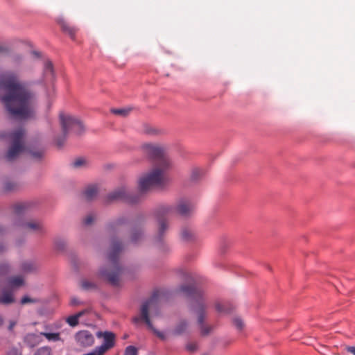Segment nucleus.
Listing matches in <instances>:
<instances>
[{"label":"nucleus","mask_w":355,"mask_h":355,"mask_svg":"<svg viewBox=\"0 0 355 355\" xmlns=\"http://www.w3.org/2000/svg\"><path fill=\"white\" fill-rule=\"evenodd\" d=\"M0 98L12 117L26 119L33 116L35 96L15 73L0 76Z\"/></svg>","instance_id":"nucleus-1"},{"label":"nucleus","mask_w":355,"mask_h":355,"mask_svg":"<svg viewBox=\"0 0 355 355\" xmlns=\"http://www.w3.org/2000/svg\"><path fill=\"white\" fill-rule=\"evenodd\" d=\"M140 149L144 155L155 160L152 170L139 179V189L141 194L154 187H159L165 184L166 173L171 166V162L166 156V148L162 145L144 143L140 146Z\"/></svg>","instance_id":"nucleus-2"},{"label":"nucleus","mask_w":355,"mask_h":355,"mask_svg":"<svg viewBox=\"0 0 355 355\" xmlns=\"http://www.w3.org/2000/svg\"><path fill=\"white\" fill-rule=\"evenodd\" d=\"M123 249V245L115 239L111 241L110 250L107 253V263L99 269L98 277L113 286H117L123 268L119 263V255Z\"/></svg>","instance_id":"nucleus-3"},{"label":"nucleus","mask_w":355,"mask_h":355,"mask_svg":"<svg viewBox=\"0 0 355 355\" xmlns=\"http://www.w3.org/2000/svg\"><path fill=\"white\" fill-rule=\"evenodd\" d=\"M180 291L192 299L191 308L197 315L198 324L200 326L201 334L208 335L211 331V327L204 324L207 316V304L200 291L193 286H182Z\"/></svg>","instance_id":"nucleus-4"},{"label":"nucleus","mask_w":355,"mask_h":355,"mask_svg":"<svg viewBox=\"0 0 355 355\" xmlns=\"http://www.w3.org/2000/svg\"><path fill=\"white\" fill-rule=\"evenodd\" d=\"M150 313L153 317L159 315V295L156 293L142 304L140 309V315L135 317L133 318V322L135 323H137L139 321L144 322L148 327L151 329L159 339L164 340L166 339L165 334L153 327L150 319Z\"/></svg>","instance_id":"nucleus-5"},{"label":"nucleus","mask_w":355,"mask_h":355,"mask_svg":"<svg viewBox=\"0 0 355 355\" xmlns=\"http://www.w3.org/2000/svg\"><path fill=\"white\" fill-rule=\"evenodd\" d=\"M59 119L62 136L58 137L55 142L57 146L60 148L64 145L67 137L69 133H74L79 135L85 131V126L80 120L69 114L60 113Z\"/></svg>","instance_id":"nucleus-6"},{"label":"nucleus","mask_w":355,"mask_h":355,"mask_svg":"<svg viewBox=\"0 0 355 355\" xmlns=\"http://www.w3.org/2000/svg\"><path fill=\"white\" fill-rule=\"evenodd\" d=\"M24 135L25 131L22 128H18L10 134L9 138L11 140L12 144L6 156L8 160L12 161L15 159L25 150Z\"/></svg>","instance_id":"nucleus-7"},{"label":"nucleus","mask_w":355,"mask_h":355,"mask_svg":"<svg viewBox=\"0 0 355 355\" xmlns=\"http://www.w3.org/2000/svg\"><path fill=\"white\" fill-rule=\"evenodd\" d=\"M141 194L134 196L132 193L125 187L119 188L110 193L107 198L112 200H123L128 203H136L140 199Z\"/></svg>","instance_id":"nucleus-8"},{"label":"nucleus","mask_w":355,"mask_h":355,"mask_svg":"<svg viewBox=\"0 0 355 355\" xmlns=\"http://www.w3.org/2000/svg\"><path fill=\"white\" fill-rule=\"evenodd\" d=\"M21 230L25 233H33L37 235H44L46 230L42 222L35 220L24 221L19 220L17 223Z\"/></svg>","instance_id":"nucleus-9"},{"label":"nucleus","mask_w":355,"mask_h":355,"mask_svg":"<svg viewBox=\"0 0 355 355\" xmlns=\"http://www.w3.org/2000/svg\"><path fill=\"white\" fill-rule=\"evenodd\" d=\"M173 211V208L168 205L161 206L156 211V216L159 223L158 234L159 239H161V237L164 235V232L168 228V224L165 216L172 214Z\"/></svg>","instance_id":"nucleus-10"},{"label":"nucleus","mask_w":355,"mask_h":355,"mask_svg":"<svg viewBox=\"0 0 355 355\" xmlns=\"http://www.w3.org/2000/svg\"><path fill=\"white\" fill-rule=\"evenodd\" d=\"M96 336L98 338H103V343L101 345L97 347L104 354L115 345L116 336L111 331H98Z\"/></svg>","instance_id":"nucleus-11"},{"label":"nucleus","mask_w":355,"mask_h":355,"mask_svg":"<svg viewBox=\"0 0 355 355\" xmlns=\"http://www.w3.org/2000/svg\"><path fill=\"white\" fill-rule=\"evenodd\" d=\"M75 340L80 347H87L92 346L95 340L93 334L90 331L82 330L75 334Z\"/></svg>","instance_id":"nucleus-12"},{"label":"nucleus","mask_w":355,"mask_h":355,"mask_svg":"<svg viewBox=\"0 0 355 355\" xmlns=\"http://www.w3.org/2000/svg\"><path fill=\"white\" fill-rule=\"evenodd\" d=\"M193 209L194 206L190 200L182 199L178 202L175 211L182 216H188L192 213Z\"/></svg>","instance_id":"nucleus-13"},{"label":"nucleus","mask_w":355,"mask_h":355,"mask_svg":"<svg viewBox=\"0 0 355 355\" xmlns=\"http://www.w3.org/2000/svg\"><path fill=\"white\" fill-rule=\"evenodd\" d=\"M57 22L65 34H67L73 40L75 38L77 31V28L76 27L71 26L69 23L62 17L58 18Z\"/></svg>","instance_id":"nucleus-14"},{"label":"nucleus","mask_w":355,"mask_h":355,"mask_svg":"<svg viewBox=\"0 0 355 355\" xmlns=\"http://www.w3.org/2000/svg\"><path fill=\"white\" fill-rule=\"evenodd\" d=\"M40 334L34 333L28 334L24 338V342L30 347H33L37 345L40 342Z\"/></svg>","instance_id":"nucleus-15"},{"label":"nucleus","mask_w":355,"mask_h":355,"mask_svg":"<svg viewBox=\"0 0 355 355\" xmlns=\"http://www.w3.org/2000/svg\"><path fill=\"white\" fill-rule=\"evenodd\" d=\"M188 328V322L184 320H180L174 327L173 334L175 336H180L184 334Z\"/></svg>","instance_id":"nucleus-16"},{"label":"nucleus","mask_w":355,"mask_h":355,"mask_svg":"<svg viewBox=\"0 0 355 355\" xmlns=\"http://www.w3.org/2000/svg\"><path fill=\"white\" fill-rule=\"evenodd\" d=\"M8 284L12 288H16L24 284V279L21 276H13L8 279Z\"/></svg>","instance_id":"nucleus-17"},{"label":"nucleus","mask_w":355,"mask_h":355,"mask_svg":"<svg viewBox=\"0 0 355 355\" xmlns=\"http://www.w3.org/2000/svg\"><path fill=\"white\" fill-rule=\"evenodd\" d=\"M97 193H98L97 187L94 185L87 187L83 193L85 198L87 200H93L94 198L96 197Z\"/></svg>","instance_id":"nucleus-18"},{"label":"nucleus","mask_w":355,"mask_h":355,"mask_svg":"<svg viewBox=\"0 0 355 355\" xmlns=\"http://www.w3.org/2000/svg\"><path fill=\"white\" fill-rule=\"evenodd\" d=\"M14 301L15 299L11 291L7 290L2 291V296L0 297V304H9L14 302Z\"/></svg>","instance_id":"nucleus-19"},{"label":"nucleus","mask_w":355,"mask_h":355,"mask_svg":"<svg viewBox=\"0 0 355 355\" xmlns=\"http://www.w3.org/2000/svg\"><path fill=\"white\" fill-rule=\"evenodd\" d=\"M87 311V310H83L75 315L69 316L66 321L71 327H76L78 324V319Z\"/></svg>","instance_id":"nucleus-20"},{"label":"nucleus","mask_w":355,"mask_h":355,"mask_svg":"<svg viewBox=\"0 0 355 355\" xmlns=\"http://www.w3.org/2000/svg\"><path fill=\"white\" fill-rule=\"evenodd\" d=\"M44 74L49 80H52L54 77L53 64L50 60H46L44 62Z\"/></svg>","instance_id":"nucleus-21"},{"label":"nucleus","mask_w":355,"mask_h":355,"mask_svg":"<svg viewBox=\"0 0 355 355\" xmlns=\"http://www.w3.org/2000/svg\"><path fill=\"white\" fill-rule=\"evenodd\" d=\"M41 336H44L49 341H60L61 340L60 333H49V332H41Z\"/></svg>","instance_id":"nucleus-22"},{"label":"nucleus","mask_w":355,"mask_h":355,"mask_svg":"<svg viewBox=\"0 0 355 355\" xmlns=\"http://www.w3.org/2000/svg\"><path fill=\"white\" fill-rule=\"evenodd\" d=\"M36 268L35 263L31 261H24L21 266V270L26 272H32L35 270Z\"/></svg>","instance_id":"nucleus-23"},{"label":"nucleus","mask_w":355,"mask_h":355,"mask_svg":"<svg viewBox=\"0 0 355 355\" xmlns=\"http://www.w3.org/2000/svg\"><path fill=\"white\" fill-rule=\"evenodd\" d=\"M126 222V220L125 218L121 217L116 220L115 221L112 222L108 225V228L110 231H114L117 230L119 227L125 224Z\"/></svg>","instance_id":"nucleus-24"},{"label":"nucleus","mask_w":355,"mask_h":355,"mask_svg":"<svg viewBox=\"0 0 355 355\" xmlns=\"http://www.w3.org/2000/svg\"><path fill=\"white\" fill-rule=\"evenodd\" d=\"M71 165L73 168H83L88 165L87 160L83 157L76 158L73 161Z\"/></svg>","instance_id":"nucleus-25"},{"label":"nucleus","mask_w":355,"mask_h":355,"mask_svg":"<svg viewBox=\"0 0 355 355\" xmlns=\"http://www.w3.org/2000/svg\"><path fill=\"white\" fill-rule=\"evenodd\" d=\"M143 238V234L141 232L133 230L131 233L130 236V241L133 243H139L141 239Z\"/></svg>","instance_id":"nucleus-26"},{"label":"nucleus","mask_w":355,"mask_h":355,"mask_svg":"<svg viewBox=\"0 0 355 355\" xmlns=\"http://www.w3.org/2000/svg\"><path fill=\"white\" fill-rule=\"evenodd\" d=\"M80 286L83 289L89 291L95 289L96 284L94 282H90L87 279H82L80 282Z\"/></svg>","instance_id":"nucleus-27"},{"label":"nucleus","mask_w":355,"mask_h":355,"mask_svg":"<svg viewBox=\"0 0 355 355\" xmlns=\"http://www.w3.org/2000/svg\"><path fill=\"white\" fill-rule=\"evenodd\" d=\"M131 110H132V108L128 107V108H121V109H112L111 112H112V113H113L116 115L126 116L130 114Z\"/></svg>","instance_id":"nucleus-28"},{"label":"nucleus","mask_w":355,"mask_h":355,"mask_svg":"<svg viewBox=\"0 0 355 355\" xmlns=\"http://www.w3.org/2000/svg\"><path fill=\"white\" fill-rule=\"evenodd\" d=\"M180 236L182 239L185 241H189L193 238L192 232L187 228H184L182 230Z\"/></svg>","instance_id":"nucleus-29"},{"label":"nucleus","mask_w":355,"mask_h":355,"mask_svg":"<svg viewBox=\"0 0 355 355\" xmlns=\"http://www.w3.org/2000/svg\"><path fill=\"white\" fill-rule=\"evenodd\" d=\"M203 174V171L199 168H194L191 171V178L196 181L198 180Z\"/></svg>","instance_id":"nucleus-30"},{"label":"nucleus","mask_w":355,"mask_h":355,"mask_svg":"<svg viewBox=\"0 0 355 355\" xmlns=\"http://www.w3.org/2000/svg\"><path fill=\"white\" fill-rule=\"evenodd\" d=\"M26 206L25 204L19 203L17 204L14 207L15 214L17 216H20L22 214H24V210L26 209Z\"/></svg>","instance_id":"nucleus-31"},{"label":"nucleus","mask_w":355,"mask_h":355,"mask_svg":"<svg viewBox=\"0 0 355 355\" xmlns=\"http://www.w3.org/2000/svg\"><path fill=\"white\" fill-rule=\"evenodd\" d=\"M10 271V266L5 262L0 263V276H5Z\"/></svg>","instance_id":"nucleus-32"},{"label":"nucleus","mask_w":355,"mask_h":355,"mask_svg":"<svg viewBox=\"0 0 355 355\" xmlns=\"http://www.w3.org/2000/svg\"><path fill=\"white\" fill-rule=\"evenodd\" d=\"M34 355H51V349L49 347H40Z\"/></svg>","instance_id":"nucleus-33"},{"label":"nucleus","mask_w":355,"mask_h":355,"mask_svg":"<svg viewBox=\"0 0 355 355\" xmlns=\"http://www.w3.org/2000/svg\"><path fill=\"white\" fill-rule=\"evenodd\" d=\"M216 309L218 312L220 313H230L232 310V308L227 307L225 304H223L221 303H216L215 305Z\"/></svg>","instance_id":"nucleus-34"},{"label":"nucleus","mask_w":355,"mask_h":355,"mask_svg":"<svg viewBox=\"0 0 355 355\" xmlns=\"http://www.w3.org/2000/svg\"><path fill=\"white\" fill-rule=\"evenodd\" d=\"M124 355H137V349L132 345L128 346L125 349Z\"/></svg>","instance_id":"nucleus-35"},{"label":"nucleus","mask_w":355,"mask_h":355,"mask_svg":"<svg viewBox=\"0 0 355 355\" xmlns=\"http://www.w3.org/2000/svg\"><path fill=\"white\" fill-rule=\"evenodd\" d=\"M17 188V184L13 182H6L4 184V189L7 191L15 190Z\"/></svg>","instance_id":"nucleus-36"},{"label":"nucleus","mask_w":355,"mask_h":355,"mask_svg":"<svg viewBox=\"0 0 355 355\" xmlns=\"http://www.w3.org/2000/svg\"><path fill=\"white\" fill-rule=\"evenodd\" d=\"M234 324L239 330H242L244 327V323L243 320L239 318H236L233 320Z\"/></svg>","instance_id":"nucleus-37"},{"label":"nucleus","mask_w":355,"mask_h":355,"mask_svg":"<svg viewBox=\"0 0 355 355\" xmlns=\"http://www.w3.org/2000/svg\"><path fill=\"white\" fill-rule=\"evenodd\" d=\"M186 349L188 352L193 353L198 349V345L196 343H189L186 346Z\"/></svg>","instance_id":"nucleus-38"},{"label":"nucleus","mask_w":355,"mask_h":355,"mask_svg":"<svg viewBox=\"0 0 355 355\" xmlns=\"http://www.w3.org/2000/svg\"><path fill=\"white\" fill-rule=\"evenodd\" d=\"M38 300L37 299H33L28 296H24L21 300V304H25L27 303H36Z\"/></svg>","instance_id":"nucleus-39"},{"label":"nucleus","mask_w":355,"mask_h":355,"mask_svg":"<svg viewBox=\"0 0 355 355\" xmlns=\"http://www.w3.org/2000/svg\"><path fill=\"white\" fill-rule=\"evenodd\" d=\"M94 219L95 217L93 214H89L84 219V224L86 225H89L94 221Z\"/></svg>","instance_id":"nucleus-40"},{"label":"nucleus","mask_w":355,"mask_h":355,"mask_svg":"<svg viewBox=\"0 0 355 355\" xmlns=\"http://www.w3.org/2000/svg\"><path fill=\"white\" fill-rule=\"evenodd\" d=\"M144 132L148 135H157L158 133V130L146 126L144 130Z\"/></svg>","instance_id":"nucleus-41"},{"label":"nucleus","mask_w":355,"mask_h":355,"mask_svg":"<svg viewBox=\"0 0 355 355\" xmlns=\"http://www.w3.org/2000/svg\"><path fill=\"white\" fill-rule=\"evenodd\" d=\"M55 245L58 250H62L65 246V242L61 239H57L55 241Z\"/></svg>","instance_id":"nucleus-42"},{"label":"nucleus","mask_w":355,"mask_h":355,"mask_svg":"<svg viewBox=\"0 0 355 355\" xmlns=\"http://www.w3.org/2000/svg\"><path fill=\"white\" fill-rule=\"evenodd\" d=\"M43 153H44L42 150L31 152V155H32L33 157H34L35 159H38L42 157Z\"/></svg>","instance_id":"nucleus-43"},{"label":"nucleus","mask_w":355,"mask_h":355,"mask_svg":"<svg viewBox=\"0 0 355 355\" xmlns=\"http://www.w3.org/2000/svg\"><path fill=\"white\" fill-rule=\"evenodd\" d=\"M345 349L347 352L355 355V347L354 346H347Z\"/></svg>","instance_id":"nucleus-44"},{"label":"nucleus","mask_w":355,"mask_h":355,"mask_svg":"<svg viewBox=\"0 0 355 355\" xmlns=\"http://www.w3.org/2000/svg\"><path fill=\"white\" fill-rule=\"evenodd\" d=\"M17 324V322L15 321H10V323H9V325H8V330L9 331H12L15 326Z\"/></svg>","instance_id":"nucleus-45"},{"label":"nucleus","mask_w":355,"mask_h":355,"mask_svg":"<svg viewBox=\"0 0 355 355\" xmlns=\"http://www.w3.org/2000/svg\"><path fill=\"white\" fill-rule=\"evenodd\" d=\"M71 304L72 305H78L79 304V301L76 298H72L71 300Z\"/></svg>","instance_id":"nucleus-46"},{"label":"nucleus","mask_w":355,"mask_h":355,"mask_svg":"<svg viewBox=\"0 0 355 355\" xmlns=\"http://www.w3.org/2000/svg\"><path fill=\"white\" fill-rule=\"evenodd\" d=\"M3 318H2V317L0 315V327L2 325V324H3Z\"/></svg>","instance_id":"nucleus-47"},{"label":"nucleus","mask_w":355,"mask_h":355,"mask_svg":"<svg viewBox=\"0 0 355 355\" xmlns=\"http://www.w3.org/2000/svg\"><path fill=\"white\" fill-rule=\"evenodd\" d=\"M4 247L2 245H0V252L3 250Z\"/></svg>","instance_id":"nucleus-48"},{"label":"nucleus","mask_w":355,"mask_h":355,"mask_svg":"<svg viewBox=\"0 0 355 355\" xmlns=\"http://www.w3.org/2000/svg\"><path fill=\"white\" fill-rule=\"evenodd\" d=\"M3 232V228L0 226V234H1Z\"/></svg>","instance_id":"nucleus-49"},{"label":"nucleus","mask_w":355,"mask_h":355,"mask_svg":"<svg viewBox=\"0 0 355 355\" xmlns=\"http://www.w3.org/2000/svg\"><path fill=\"white\" fill-rule=\"evenodd\" d=\"M1 50H2V48H1V47H0V51H1Z\"/></svg>","instance_id":"nucleus-50"}]
</instances>
